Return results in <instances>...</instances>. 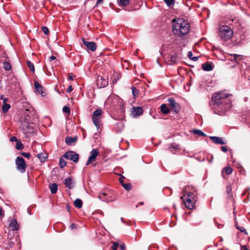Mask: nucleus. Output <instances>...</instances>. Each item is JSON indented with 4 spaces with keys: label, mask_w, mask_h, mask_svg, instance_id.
I'll return each instance as SVG.
<instances>
[{
    "label": "nucleus",
    "mask_w": 250,
    "mask_h": 250,
    "mask_svg": "<svg viewBox=\"0 0 250 250\" xmlns=\"http://www.w3.org/2000/svg\"><path fill=\"white\" fill-rule=\"evenodd\" d=\"M172 32L180 37L188 34L190 30L189 23L182 18L174 19L172 20Z\"/></svg>",
    "instance_id": "obj_1"
},
{
    "label": "nucleus",
    "mask_w": 250,
    "mask_h": 250,
    "mask_svg": "<svg viewBox=\"0 0 250 250\" xmlns=\"http://www.w3.org/2000/svg\"><path fill=\"white\" fill-rule=\"evenodd\" d=\"M232 95L226 91L220 92V109L222 112H226L230 109L232 106Z\"/></svg>",
    "instance_id": "obj_2"
},
{
    "label": "nucleus",
    "mask_w": 250,
    "mask_h": 250,
    "mask_svg": "<svg viewBox=\"0 0 250 250\" xmlns=\"http://www.w3.org/2000/svg\"><path fill=\"white\" fill-rule=\"evenodd\" d=\"M187 196L184 195L181 197V198L184 202L186 207L189 209H192L195 206V199H194L195 195L193 193L188 192Z\"/></svg>",
    "instance_id": "obj_3"
},
{
    "label": "nucleus",
    "mask_w": 250,
    "mask_h": 250,
    "mask_svg": "<svg viewBox=\"0 0 250 250\" xmlns=\"http://www.w3.org/2000/svg\"><path fill=\"white\" fill-rule=\"evenodd\" d=\"M118 1L120 6L125 7L130 5L134 7V10L139 9L143 4L142 0H118Z\"/></svg>",
    "instance_id": "obj_4"
},
{
    "label": "nucleus",
    "mask_w": 250,
    "mask_h": 250,
    "mask_svg": "<svg viewBox=\"0 0 250 250\" xmlns=\"http://www.w3.org/2000/svg\"><path fill=\"white\" fill-rule=\"evenodd\" d=\"M98 198L102 201L108 203L115 201L116 199V196L113 191L108 190L100 193Z\"/></svg>",
    "instance_id": "obj_5"
},
{
    "label": "nucleus",
    "mask_w": 250,
    "mask_h": 250,
    "mask_svg": "<svg viewBox=\"0 0 250 250\" xmlns=\"http://www.w3.org/2000/svg\"><path fill=\"white\" fill-rule=\"evenodd\" d=\"M233 35L232 30L228 26H220V38L225 41L230 39Z\"/></svg>",
    "instance_id": "obj_6"
},
{
    "label": "nucleus",
    "mask_w": 250,
    "mask_h": 250,
    "mask_svg": "<svg viewBox=\"0 0 250 250\" xmlns=\"http://www.w3.org/2000/svg\"><path fill=\"white\" fill-rule=\"evenodd\" d=\"M210 106L213 113L219 114V92L214 93L212 96L211 100L209 103Z\"/></svg>",
    "instance_id": "obj_7"
},
{
    "label": "nucleus",
    "mask_w": 250,
    "mask_h": 250,
    "mask_svg": "<svg viewBox=\"0 0 250 250\" xmlns=\"http://www.w3.org/2000/svg\"><path fill=\"white\" fill-rule=\"evenodd\" d=\"M15 163L17 170L21 173H24L26 168V165L24 159L21 157H17Z\"/></svg>",
    "instance_id": "obj_8"
},
{
    "label": "nucleus",
    "mask_w": 250,
    "mask_h": 250,
    "mask_svg": "<svg viewBox=\"0 0 250 250\" xmlns=\"http://www.w3.org/2000/svg\"><path fill=\"white\" fill-rule=\"evenodd\" d=\"M25 135L26 138H30L33 136L36 132V129L30 124L28 125H24L21 128Z\"/></svg>",
    "instance_id": "obj_9"
},
{
    "label": "nucleus",
    "mask_w": 250,
    "mask_h": 250,
    "mask_svg": "<svg viewBox=\"0 0 250 250\" xmlns=\"http://www.w3.org/2000/svg\"><path fill=\"white\" fill-rule=\"evenodd\" d=\"M102 111L101 109L96 110L92 114V121L97 128L100 127V120L101 119Z\"/></svg>",
    "instance_id": "obj_10"
},
{
    "label": "nucleus",
    "mask_w": 250,
    "mask_h": 250,
    "mask_svg": "<svg viewBox=\"0 0 250 250\" xmlns=\"http://www.w3.org/2000/svg\"><path fill=\"white\" fill-rule=\"evenodd\" d=\"M62 156L67 160L73 161L75 163H78L79 159V155L73 151H67Z\"/></svg>",
    "instance_id": "obj_11"
},
{
    "label": "nucleus",
    "mask_w": 250,
    "mask_h": 250,
    "mask_svg": "<svg viewBox=\"0 0 250 250\" xmlns=\"http://www.w3.org/2000/svg\"><path fill=\"white\" fill-rule=\"evenodd\" d=\"M167 101L168 102V104L171 107V110L175 113H178L181 109L180 104L177 103L173 98H168Z\"/></svg>",
    "instance_id": "obj_12"
},
{
    "label": "nucleus",
    "mask_w": 250,
    "mask_h": 250,
    "mask_svg": "<svg viewBox=\"0 0 250 250\" xmlns=\"http://www.w3.org/2000/svg\"><path fill=\"white\" fill-rule=\"evenodd\" d=\"M108 79L107 76H98L97 80V85L99 88H103L107 85Z\"/></svg>",
    "instance_id": "obj_13"
},
{
    "label": "nucleus",
    "mask_w": 250,
    "mask_h": 250,
    "mask_svg": "<svg viewBox=\"0 0 250 250\" xmlns=\"http://www.w3.org/2000/svg\"><path fill=\"white\" fill-rule=\"evenodd\" d=\"M99 151L98 149H93L90 152V155L88 158L86 165L88 166L90 163L95 160L96 157L99 155Z\"/></svg>",
    "instance_id": "obj_14"
},
{
    "label": "nucleus",
    "mask_w": 250,
    "mask_h": 250,
    "mask_svg": "<svg viewBox=\"0 0 250 250\" xmlns=\"http://www.w3.org/2000/svg\"><path fill=\"white\" fill-rule=\"evenodd\" d=\"M83 44L86 46L87 48L92 51H95L97 48V44L93 42H87L85 39H83Z\"/></svg>",
    "instance_id": "obj_15"
},
{
    "label": "nucleus",
    "mask_w": 250,
    "mask_h": 250,
    "mask_svg": "<svg viewBox=\"0 0 250 250\" xmlns=\"http://www.w3.org/2000/svg\"><path fill=\"white\" fill-rule=\"evenodd\" d=\"M121 77V76L120 74L115 71H114L110 78L111 81L112 82V83L113 84L116 83L120 79Z\"/></svg>",
    "instance_id": "obj_16"
},
{
    "label": "nucleus",
    "mask_w": 250,
    "mask_h": 250,
    "mask_svg": "<svg viewBox=\"0 0 250 250\" xmlns=\"http://www.w3.org/2000/svg\"><path fill=\"white\" fill-rule=\"evenodd\" d=\"M143 113V108L141 107L137 106L134 107L133 108V110L132 113L134 116H140L142 115Z\"/></svg>",
    "instance_id": "obj_17"
},
{
    "label": "nucleus",
    "mask_w": 250,
    "mask_h": 250,
    "mask_svg": "<svg viewBox=\"0 0 250 250\" xmlns=\"http://www.w3.org/2000/svg\"><path fill=\"white\" fill-rule=\"evenodd\" d=\"M9 227L12 229V230H17L19 229V225L15 220H11Z\"/></svg>",
    "instance_id": "obj_18"
},
{
    "label": "nucleus",
    "mask_w": 250,
    "mask_h": 250,
    "mask_svg": "<svg viewBox=\"0 0 250 250\" xmlns=\"http://www.w3.org/2000/svg\"><path fill=\"white\" fill-rule=\"evenodd\" d=\"M34 86L36 88V90L38 92V93L41 94H43V87L41 84H40L38 82H34Z\"/></svg>",
    "instance_id": "obj_19"
},
{
    "label": "nucleus",
    "mask_w": 250,
    "mask_h": 250,
    "mask_svg": "<svg viewBox=\"0 0 250 250\" xmlns=\"http://www.w3.org/2000/svg\"><path fill=\"white\" fill-rule=\"evenodd\" d=\"M185 62L184 61L180 60V55L175 54L171 57V62Z\"/></svg>",
    "instance_id": "obj_20"
},
{
    "label": "nucleus",
    "mask_w": 250,
    "mask_h": 250,
    "mask_svg": "<svg viewBox=\"0 0 250 250\" xmlns=\"http://www.w3.org/2000/svg\"><path fill=\"white\" fill-rule=\"evenodd\" d=\"M232 172V168L229 167L227 166L225 167L222 171L221 174L223 177H224V173H226L227 175L230 174Z\"/></svg>",
    "instance_id": "obj_21"
},
{
    "label": "nucleus",
    "mask_w": 250,
    "mask_h": 250,
    "mask_svg": "<svg viewBox=\"0 0 250 250\" xmlns=\"http://www.w3.org/2000/svg\"><path fill=\"white\" fill-rule=\"evenodd\" d=\"M77 141L76 137H67L65 138V143L67 145H71L72 143H75Z\"/></svg>",
    "instance_id": "obj_22"
},
{
    "label": "nucleus",
    "mask_w": 250,
    "mask_h": 250,
    "mask_svg": "<svg viewBox=\"0 0 250 250\" xmlns=\"http://www.w3.org/2000/svg\"><path fill=\"white\" fill-rule=\"evenodd\" d=\"M20 122L21 123V128H22L24 125H28L30 123L28 122V119L26 116L22 117L20 119Z\"/></svg>",
    "instance_id": "obj_23"
},
{
    "label": "nucleus",
    "mask_w": 250,
    "mask_h": 250,
    "mask_svg": "<svg viewBox=\"0 0 250 250\" xmlns=\"http://www.w3.org/2000/svg\"><path fill=\"white\" fill-rule=\"evenodd\" d=\"M202 68L205 71H209L212 70L213 66L211 63H203Z\"/></svg>",
    "instance_id": "obj_24"
},
{
    "label": "nucleus",
    "mask_w": 250,
    "mask_h": 250,
    "mask_svg": "<svg viewBox=\"0 0 250 250\" xmlns=\"http://www.w3.org/2000/svg\"><path fill=\"white\" fill-rule=\"evenodd\" d=\"M50 191L52 194H55L58 190V185L56 183L51 184L49 186Z\"/></svg>",
    "instance_id": "obj_25"
},
{
    "label": "nucleus",
    "mask_w": 250,
    "mask_h": 250,
    "mask_svg": "<svg viewBox=\"0 0 250 250\" xmlns=\"http://www.w3.org/2000/svg\"><path fill=\"white\" fill-rule=\"evenodd\" d=\"M37 157L40 160L41 162L43 163L46 161L47 156L45 153H41L37 155Z\"/></svg>",
    "instance_id": "obj_26"
},
{
    "label": "nucleus",
    "mask_w": 250,
    "mask_h": 250,
    "mask_svg": "<svg viewBox=\"0 0 250 250\" xmlns=\"http://www.w3.org/2000/svg\"><path fill=\"white\" fill-rule=\"evenodd\" d=\"M161 112L165 114H168L170 112V110L166 104H162L161 105Z\"/></svg>",
    "instance_id": "obj_27"
},
{
    "label": "nucleus",
    "mask_w": 250,
    "mask_h": 250,
    "mask_svg": "<svg viewBox=\"0 0 250 250\" xmlns=\"http://www.w3.org/2000/svg\"><path fill=\"white\" fill-rule=\"evenodd\" d=\"M179 148V145L177 144H172L168 148L169 151L174 154V151Z\"/></svg>",
    "instance_id": "obj_28"
},
{
    "label": "nucleus",
    "mask_w": 250,
    "mask_h": 250,
    "mask_svg": "<svg viewBox=\"0 0 250 250\" xmlns=\"http://www.w3.org/2000/svg\"><path fill=\"white\" fill-rule=\"evenodd\" d=\"M9 61L6 55L4 53H2L0 56V62H9Z\"/></svg>",
    "instance_id": "obj_29"
},
{
    "label": "nucleus",
    "mask_w": 250,
    "mask_h": 250,
    "mask_svg": "<svg viewBox=\"0 0 250 250\" xmlns=\"http://www.w3.org/2000/svg\"><path fill=\"white\" fill-rule=\"evenodd\" d=\"M64 184L65 186L69 188H72V180L71 178H68L65 180Z\"/></svg>",
    "instance_id": "obj_30"
},
{
    "label": "nucleus",
    "mask_w": 250,
    "mask_h": 250,
    "mask_svg": "<svg viewBox=\"0 0 250 250\" xmlns=\"http://www.w3.org/2000/svg\"><path fill=\"white\" fill-rule=\"evenodd\" d=\"M74 206L78 208H81L83 206V202L80 199H76L74 201Z\"/></svg>",
    "instance_id": "obj_31"
},
{
    "label": "nucleus",
    "mask_w": 250,
    "mask_h": 250,
    "mask_svg": "<svg viewBox=\"0 0 250 250\" xmlns=\"http://www.w3.org/2000/svg\"><path fill=\"white\" fill-rule=\"evenodd\" d=\"M44 66L49 75H51L52 71H54L52 63H47V64H45Z\"/></svg>",
    "instance_id": "obj_32"
},
{
    "label": "nucleus",
    "mask_w": 250,
    "mask_h": 250,
    "mask_svg": "<svg viewBox=\"0 0 250 250\" xmlns=\"http://www.w3.org/2000/svg\"><path fill=\"white\" fill-rule=\"evenodd\" d=\"M10 105L7 103H4L2 106V110L3 113H6L10 108Z\"/></svg>",
    "instance_id": "obj_33"
},
{
    "label": "nucleus",
    "mask_w": 250,
    "mask_h": 250,
    "mask_svg": "<svg viewBox=\"0 0 250 250\" xmlns=\"http://www.w3.org/2000/svg\"><path fill=\"white\" fill-rule=\"evenodd\" d=\"M192 132L194 134L200 136H206V134L200 129H193Z\"/></svg>",
    "instance_id": "obj_34"
},
{
    "label": "nucleus",
    "mask_w": 250,
    "mask_h": 250,
    "mask_svg": "<svg viewBox=\"0 0 250 250\" xmlns=\"http://www.w3.org/2000/svg\"><path fill=\"white\" fill-rule=\"evenodd\" d=\"M187 56L188 58L194 62L197 61L198 59V56L192 57L193 54L191 51L188 52Z\"/></svg>",
    "instance_id": "obj_35"
},
{
    "label": "nucleus",
    "mask_w": 250,
    "mask_h": 250,
    "mask_svg": "<svg viewBox=\"0 0 250 250\" xmlns=\"http://www.w3.org/2000/svg\"><path fill=\"white\" fill-rule=\"evenodd\" d=\"M122 186L125 190L127 191L130 190L132 188L131 184L130 183H122Z\"/></svg>",
    "instance_id": "obj_36"
},
{
    "label": "nucleus",
    "mask_w": 250,
    "mask_h": 250,
    "mask_svg": "<svg viewBox=\"0 0 250 250\" xmlns=\"http://www.w3.org/2000/svg\"><path fill=\"white\" fill-rule=\"evenodd\" d=\"M59 165L61 168H62L64 167L66 165V163L65 160L62 158H61L59 160Z\"/></svg>",
    "instance_id": "obj_37"
},
{
    "label": "nucleus",
    "mask_w": 250,
    "mask_h": 250,
    "mask_svg": "<svg viewBox=\"0 0 250 250\" xmlns=\"http://www.w3.org/2000/svg\"><path fill=\"white\" fill-rule=\"evenodd\" d=\"M167 6L171 7L174 5L175 0H163Z\"/></svg>",
    "instance_id": "obj_38"
},
{
    "label": "nucleus",
    "mask_w": 250,
    "mask_h": 250,
    "mask_svg": "<svg viewBox=\"0 0 250 250\" xmlns=\"http://www.w3.org/2000/svg\"><path fill=\"white\" fill-rule=\"evenodd\" d=\"M16 149H17L18 150L22 149L23 148V145L21 143V141H18L17 142V144H16Z\"/></svg>",
    "instance_id": "obj_39"
},
{
    "label": "nucleus",
    "mask_w": 250,
    "mask_h": 250,
    "mask_svg": "<svg viewBox=\"0 0 250 250\" xmlns=\"http://www.w3.org/2000/svg\"><path fill=\"white\" fill-rule=\"evenodd\" d=\"M45 59H46V60L48 62H51V61L56 60V57H55L53 55L49 56V55H46Z\"/></svg>",
    "instance_id": "obj_40"
},
{
    "label": "nucleus",
    "mask_w": 250,
    "mask_h": 250,
    "mask_svg": "<svg viewBox=\"0 0 250 250\" xmlns=\"http://www.w3.org/2000/svg\"><path fill=\"white\" fill-rule=\"evenodd\" d=\"M132 94L134 97H136L139 94V91L134 86L132 87Z\"/></svg>",
    "instance_id": "obj_41"
},
{
    "label": "nucleus",
    "mask_w": 250,
    "mask_h": 250,
    "mask_svg": "<svg viewBox=\"0 0 250 250\" xmlns=\"http://www.w3.org/2000/svg\"><path fill=\"white\" fill-rule=\"evenodd\" d=\"M62 111L64 113H66L68 115L70 114V109L68 106H64L62 108Z\"/></svg>",
    "instance_id": "obj_42"
},
{
    "label": "nucleus",
    "mask_w": 250,
    "mask_h": 250,
    "mask_svg": "<svg viewBox=\"0 0 250 250\" xmlns=\"http://www.w3.org/2000/svg\"><path fill=\"white\" fill-rule=\"evenodd\" d=\"M209 138L216 144H219V137L210 136Z\"/></svg>",
    "instance_id": "obj_43"
},
{
    "label": "nucleus",
    "mask_w": 250,
    "mask_h": 250,
    "mask_svg": "<svg viewBox=\"0 0 250 250\" xmlns=\"http://www.w3.org/2000/svg\"><path fill=\"white\" fill-rule=\"evenodd\" d=\"M226 192L229 194V196H230L231 193V187L230 185H229L226 187Z\"/></svg>",
    "instance_id": "obj_44"
},
{
    "label": "nucleus",
    "mask_w": 250,
    "mask_h": 250,
    "mask_svg": "<svg viewBox=\"0 0 250 250\" xmlns=\"http://www.w3.org/2000/svg\"><path fill=\"white\" fill-rule=\"evenodd\" d=\"M42 30L45 35H48L49 33V29L46 26H43L42 28Z\"/></svg>",
    "instance_id": "obj_45"
},
{
    "label": "nucleus",
    "mask_w": 250,
    "mask_h": 250,
    "mask_svg": "<svg viewBox=\"0 0 250 250\" xmlns=\"http://www.w3.org/2000/svg\"><path fill=\"white\" fill-rule=\"evenodd\" d=\"M4 68L6 70H10L11 69V63H3Z\"/></svg>",
    "instance_id": "obj_46"
},
{
    "label": "nucleus",
    "mask_w": 250,
    "mask_h": 250,
    "mask_svg": "<svg viewBox=\"0 0 250 250\" xmlns=\"http://www.w3.org/2000/svg\"><path fill=\"white\" fill-rule=\"evenodd\" d=\"M241 59H242V57H241V56L234 55V60H235L236 62H239Z\"/></svg>",
    "instance_id": "obj_47"
},
{
    "label": "nucleus",
    "mask_w": 250,
    "mask_h": 250,
    "mask_svg": "<svg viewBox=\"0 0 250 250\" xmlns=\"http://www.w3.org/2000/svg\"><path fill=\"white\" fill-rule=\"evenodd\" d=\"M220 149L223 151V152H227L228 151V147L226 146H222L220 147Z\"/></svg>",
    "instance_id": "obj_48"
},
{
    "label": "nucleus",
    "mask_w": 250,
    "mask_h": 250,
    "mask_svg": "<svg viewBox=\"0 0 250 250\" xmlns=\"http://www.w3.org/2000/svg\"><path fill=\"white\" fill-rule=\"evenodd\" d=\"M28 65V67L30 69V70L32 71V72H34V70H35V68H34V63H27Z\"/></svg>",
    "instance_id": "obj_49"
},
{
    "label": "nucleus",
    "mask_w": 250,
    "mask_h": 250,
    "mask_svg": "<svg viewBox=\"0 0 250 250\" xmlns=\"http://www.w3.org/2000/svg\"><path fill=\"white\" fill-rule=\"evenodd\" d=\"M21 154L23 157L27 158H29L30 157V154L29 153L22 152L21 153Z\"/></svg>",
    "instance_id": "obj_50"
},
{
    "label": "nucleus",
    "mask_w": 250,
    "mask_h": 250,
    "mask_svg": "<svg viewBox=\"0 0 250 250\" xmlns=\"http://www.w3.org/2000/svg\"><path fill=\"white\" fill-rule=\"evenodd\" d=\"M118 247V244L114 242L113 245L112 246V250H117Z\"/></svg>",
    "instance_id": "obj_51"
},
{
    "label": "nucleus",
    "mask_w": 250,
    "mask_h": 250,
    "mask_svg": "<svg viewBox=\"0 0 250 250\" xmlns=\"http://www.w3.org/2000/svg\"><path fill=\"white\" fill-rule=\"evenodd\" d=\"M71 229H74L77 228V225L76 224L72 223L70 226Z\"/></svg>",
    "instance_id": "obj_52"
},
{
    "label": "nucleus",
    "mask_w": 250,
    "mask_h": 250,
    "mask_svg": "<svg viewBox=\"0 0 250 250\" xmlns=\"http://www.w3.org/2000/svg\"><path fill=\"white\" fill-rule=\"evenodd\" d=\"M10 141L11 142H18L19 140L17 139V137L15 136L11 137L10 139Z\"/></svg>",
    "instance_id": "obj_53"
},
{
    "label": "nucleus",
    "mask_w": 250,
    "mask_h": 250,
    "mask_svg": "<svg viewBox=\"0 0 250 250\" xmlns=\"http://www.w3.org/2000/svg\"><path fill=\"white\" fill-rule=\"evenodd\" d=\"M236 228L240 230L241 232H245V230H246V229H244L243 227H238V226H236Z\"/></svg>",
    "instance_id": "obj_54"
},
{
    "label": "nucleus",
    "mask_w": 250,
    "mask_h": 250,
    "mask_svg": "<svg viewBox=\"0 0 250 250\" xmlns=\"http://www.w3.org/2000/svg\"><path fill=\"white\" fill-rule=\"evenodd\" d=\"M110 57H105V58H104L103 60H101V62H111V61L110 60Z\"/></svg>",
    "instance_id": "obj_55"
},
{
    "label": "nucleus",
    "mask_w": 250,
    "mask_h": 250,
    "mask_svg": "<svg viewBox=\"0 0 250 250\" xmlns=\"http://www.w3.org/2000/svg\"><path fill=\"white\" fill-rule=\"evenodd\" d=\"M0 99L3 100V104L6 103V102L8 101V99L7 98L4 97L3 96H1Z\"/></svg>",
    "instance_id": "obj_56"
},
{
    "label": "nucleus",
    "mask_w": 250,
    "mask_h": 250,
    "mask_svg": "<svg viewBox=\"0 0 250 250\" xmlns=\"http://www.w3.org/2000/svg\"><path fill=\"white\" fill-rule=\"evenodd\" d=\"M73 90V88L72 85H70L67 89V92L68 93L71 92Z\"/></svg>",
    "instance_id": "obj_57"
},
{
    "label": "nucleus",
    "mask_w": 250,
    "mask_h": 250,
    "mask_svg": "<svg viewBox=\"0 0 250 250\" xmlns=\"http://www.w3.org/2000/svg\"><path fill=\"white\" fill-rule=\"evenodd\" d=\"M120 249L121 250H125V246L124 244L121 245L120 246Z\"/></svg>",
    "instance_id": "obj_58"
},
{
    "label": "nucleus",
    "mask_w": 250,
    "mask_h": 250,
    "mask_svg": "<svg viewBox=\"0 0 250 250\" xmlns=\"http://www.w3.org/2000/svg\"><path fill=\"white\" fill-rule=\"evenodd\" d=\"M124 177H120L119 178V181L120 182V183L121 184V185H122V183H124Z\"/></svg>",
    "instance_id": "obj_59"
},
{
    "label": "nucleus",
    "mask_w": 250,
    "mask_h": 250,
    "mask_svg": "<svg viewBox=\"0 0 250 250\" xmlns=\"http://www.w3.org/2000/svg\"><path fill=\"white\" fill-rule=\"evenodd\" d=\"M103 1V0H97V1L95 6H96L98 4L101 3Z\"/></svg>",
    "instance_id": "obj_60"
},
{
    "label": "nucleus",
    "mask_w": 250,
    "mask_h": 250,
    "mask_svg": "<svg viewBox=\"0 0 250 250\" xmlns=\"http://www.w3.org/2000/svg\"><path fill=\"white\" fill-rule=\"evenodd\" d=\"M225 144V142L223 141V139L222 138H220V144L223 145Z\"/></svg>",
    "instance_id": "obj_61"
},
{
    "label": "nucleus",
    "mask_w": 250,
    "mask_h": 250,
    "mask_svg": "<svg viewBox=\"0 0 250 250\" xmlns=\"http://www.w3.org/2000/svg\"><path fill=\"white\" fill-rule=\"evenodd\" d=\"M68 79L70 80H73V76H72V75H69V76H68Z\"/></svg>",
    "instance_id": "obj_62"
},
{
    "label": "nucleus",
    "mask_w": 250,
    "mask_h": 250,
    "mask_svg": "<svg viewBox=\"0 0 250 250\" xmlns=\"http://www.w3.org/2000/svg\"><path fill=\"white\" fill-rule=\"evenodd\" d=\"M242 250H249L246 246H243Z\"/></svg>",
    "instance_id": "obj_63"
},
{
    "label": "nucleus",
    "mask_w": 250,
    "mask_h": 250,
    "mask_svg": "<svg viewBox=\"0 0 250 250\" xmlns=\"http://www.w3.org/2000/svg\"><path fill=\"white\" fill-rule=\"evenodd\" d=\"M143 204H144V203H143V202H140L138 205H137L136 206V208H137V207H138V205H143Z\"/></svg>",
    "instance_id": "obj_64"
}]
</instances>
